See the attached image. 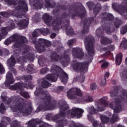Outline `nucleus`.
Segmentation results:
<instances>
[{"mask_svg": "<svg viewBox=\"0 0 127 127\" xmlns=\"http://www.w3.org/2000/svg\"><path fill=\"white\" fill-rule=\"evenodd\" d=\"M34 95L37 96L41 95V96L43 97L42 99L46 100V101L44 102L43 104L40 105L37 108L36 111V113L41 111L45 112V111L55 109V105L51 103V99H52V97H51V95L48 94V92L46 90H44L40 87H37L36 91L34 92Z\"/></svg>", "mask_w": 127, "mask_h": 127, "instance_id": "423d86ee", "label": "nucleus"}, {"mask_svg": "<svg viewBox=\"0 0 127 127\" xmlns=\"http://www.w3.org/2000/svg\"><path fill=\"white\" fill-rule=\"evenodd\" d=\"M72 54L74 58L80 59V48H73L72 49Z\"/></svg>", "mask_w": 127, "mask_h": 127, "instance_id": "b1692460", "label": "nucleus"}, {"mask_svg": "<svg viewBox=\"0 0 127 127\" xmlns=\"http://www.w3.org/2000/svg\"><path fill=\"white\" fill-rule=\"evenodd\" d=\"M6 110L5 109V106H4V104L3 103H1L0 104V112L1 114H2L3 113L4 111H5Z\"/></svg>", "mask_w": 127, "mask_h": 127, "instance_id": "37998d69", "label": "nucleus"}, {"mask_svg": "<svg viewBox=\"0 0 127 127\" xmlns=\"http://www.w3.org/2000/svg\"><path fill=\"white\" fill-rule=\"evenodd\" d=\"M119 120H120V118L118 117V115L116 114H114L110 120V123L111 124H114L115 122H118Z\"/></svg>", "mask_w": 127, "mask_h": 127, "instance_id": "c9c22d12", "label": "nucleus"}, {"mask_svg": "<svg viewBox=\"0 0 127 127\" xmlns=\"http://www.w3.org/2000/svg\"><path fill=\"white\" fill-rule=\"evenodd\" d=\"M49 71V69L48 67L43 68L40 70V72L41 74H46L47 72Z\"/></svg>", "mask_w": 127, "mask_h": 127, "instance_id": "c03bdc74", "label": "nucleus"}, {"mask_svg": "<svg viewBox=\"0 0 127 127\" xmlns=\"http://www.w3.org/2000/svg\"><path fill=\"white\" fill-rule=\"evenodd\" d=\"M24 80V87L26 89H33V85L32 84V79L33 77L31 75H23Z\"/></svg>", "mask_w": 127, "mask_h": 127, "instance_id": "4468645a", "label": "nucleus"}, {"mask_svg": "<svg viewBox=\"0 0 127 127\" xmlns=\"http://www.w3.org/2000/svg\"><path fill=\"white\" fill-rule=\"evenodd\" d=\"M34 65H33V64H28L26 68L27 72L29 74H32V73H33V71H34Z\"/></svg>", "mask_w": 127, "mask_h": 127, "instance_id": "7c9ffc66", "label": "nucleus"}, {"mask_svg": "<svg viewBox=\"0 0 127 127\" xmlns=\"http://www.w3.org/2000/svg\"><path fill=\"white\" fill-rule=\"evenodd\" d=\"M42 19L46 25H50V23H51V21L53 19V17L47 13H45L43 16Z\"/></svg>", "mask_w": 127, "mask_h": 127, "instance_id": "412c9836", "label": "nucleus"}, {"mask_svg": "<svg viewBox=\"0 0 127 127\" xmlns=\"http://www.w3.org/2000/svg\"><path fill=\"white\" fill-rule=\"evenodd\" d=\"M66 24L64 25L65 27V33L67 36H73L75 33L74 32V29L72 27L69 26L70 20L67 19L65 20Z\"/></svg>", "mask_w": 127, "mask_h": 127, "instance_id": "dca6fc26", "label": "nucleus"}, {"mask_svg": "<svg viewBox=\"0 0 127 127\" xmlns=\"http://www.w3.org/2000/svg\"><path fill=\"white\" fill-rule=\"evenodd\" d=\"M69 7L68 14L65 12L63 13L60 17H57L53 20L52 24L54 25L53 28L54 31H59L62 28L61 24L63 23V20H65V19L67 18L68 16L69 17L71 16L72 19H74L75 16H80V4L79 2H75L73 4L70 5Z\"/></svg>", "mask_w": 127, "mask_h": 127, "instance_id": "7ed1b4c3", "label": "nucleus"}, {"mask_svg": "<svg viewBox=\"0 0 127 127\" xmlns=\"http://www.w3.org/2000/svg\"><path fill=\"white\" fill-rule=\"evenodd\" d=\"M40 33H42L43 35H47L50 33L49 28H42L41 29H35L32 33V41L35 47L40 53L46 51V47H48L51 45V43L45 39H39L37 41V37L40 35Z\"/></svg>", "mask_w": 127, "mask_h": 127, "instance_id": "f03ea898", "label": "nucleus"}, {"mask_svg": "<svg viewBox=\"0 0 127 127\" xmlns=\"http://www.w3.org/2000/svg\"><path fill=\"white\" fill-rule=\"evenodd\" d=\"M26 61H29L30 62H33L34 59H35V55L34 53H30L25 56Z\"/></svg>", "mask_w": 127, "mask_h": 127, "instance_id": "cd10ccee", "label": "nucleus"}, {"mask_svg": "<svg viewBox=\"0 0 127 127\" xmlns=\"http://www.w3.org/2000/svg\"><path fill=\"white\" fill-rule=\"evenodd\" d=\"M16 63L15 58L13 56H11L7 61V64L10 68H12Z\"/></svg>", "mask_w": 127, "mask_h": 127, "instance_id": "a878e982", "label": "nucleus"}, {"mask_svg": "<svg viewBox=\"0 0 127 127\" xmlns=\"http://www.w3.org/2000/svg\"><path fill=\"white\" fill-rule=\"evenodd\" d=\"M6 80L5 81L4 84L5 86L8 87L10 84L14 83V78H13V75L10 72H8L6 74Z\"/></svg>", "mask_w": 127, "mask_h": 127, "instance_id": "f3484780", "label": "nucleus"}, {"mask_svg": "<svg viewBox=\"0 0 127 127\" xmlns=\"http://www.w3.org/2000/svg\"><path fill=\"white\" fill-rule=\"evenodd\" d=\"M101 42L102 44H110L112 43V40L105 37H102Z\"/></svg>", "mask_w": 127, "mask_h": 127, "instance_id": "473e14b6", "label": "nucleus"}, {"mask_svg": "<svg viewBox=\"0 0 127 127\" xmlns=\"http://www.w3.org/2000/svg\"><path fill=\"white\" fill-rule=\"evenodd\" d=\"M44 56L43 55L39 56L38 58L39 64L40 66H41V67H43L44 65Z\"/></svg>", "mask_w": 127, "mask_h": 127, "instance_id": "72a5a7b5", "label": "nucleus"}, {"mask_svg": "<svg viewBox=\"0 0 127 127\" xmlns=\"http://www.w3.org/2000/svg\"><path fill=\"white\" fill-rule=\"evenodd\" d=\"M41 85L42 88L46 89L50 87L51 85V84H50V83L48 82V81L45 80V78H43V81H42Z\"/></svg>", "mask_w": 127, "mask_h": 127, "instance_id": "2f4dec72", "label": "nucleus"}, {"mask_svg": "<svg viewBox=\"0 0 127 127\" xmlns=\"http://www.w3.org/2000/svg\"><path fill=\"white\" fill-rule=\"evenodd\" d=\"M66 96L70 100H74V99L77 100V97H80V89L71 88L67 91Z\"/></svg>", "mask_w": 127, "mask_h": 127, "instance_id": "ddd939ff", "label": "nucleus"}, {"mask_svg": "<svg viewBox=\"0 0 127 127\" xmlns=\"http://www.w3.org/2000/svg\"><path fill=\"white\" fill-rule=\"evenodd\" d=\"M100 119L103 124H107V123H108L110 120L107 117L103 115L100 116Z\"/></svg>", "mask_w": 127, "mask_h": 127, "instance_id": "58836bf2", "label": "nucleus"}, {"mask_svg": "<svg viewBox=\"0 0 127 127\" xmlns=\"http://www.w3.org/2000/svg\"><path fill=\"white\" fill-rule=\"evenodd\" d=\"M50 57L52 61H54L55 62L60 61L63 67H67L71 61V57L69 56V51L67 50L64 51L61 56L55 52H53Z\"/></svg>", "mask_w": 127, "mask_h": 127, "instance_id": "1a4fd4ad", "label": "nucleus"}, {"mask_svg": "<svg viewBox=\"0 0 127 127\" xmlns=\"http://www.w3.org/2000/svg\"><path fill=\"white\" fill-rule=\"evenodd\" d=\"M72 62V66L73 70L75 72H78V71L80 70V63L78 62L76 60H73Z\"/></svg>", "mask_w": 127, "mask_h": 127, "instance_id": "bb28decb", "label": "nucleus"}, {"mask_svg": "<svg viewBox=\"0 0 127 127\" xmlns=\"http://www.w3.org/2000/svg\"><path fill=\"white\" fill-rule=\"evenodd\" d=\"M108 65H109V64H108L107 62H104L102 64L101 68H102V69H106V68L108 67Z\"/></svg>", "mask_w": 127, "mask_h": 127, "instance_id": "603ef678", "label": "nucleus"}, {"mask_svg": "<svg viewBox=\"0 0 127 127\" xmlns=\"http://www.w3.org/2000/svg\"><path fill=\"white\" fill-rule=\"evenodd\" d=\"M11 127H20V123L17 120H14L10 124Z\"/></svg>", "mask_w": 127, "mask_h": 127, "instance_id": "4c0bfd02", "label": "nucleus"}, {"mask_svg": "<svg viewBox=\"0 0 127 127\" xmlns=\"http://www.w3.org/2000/svg\"><path fill=\"white\" fill-rule=\"evenodd\" d=\"M60 7H61V9H64V10L67 9V7L65 5H60Z\"/></svg>", "mask_w": 127, "mask_h": 127, "instance_id": "13d9d810", "label": "nucleus"}, {"mask_svg": "<svg viewBox=\"0 0 127 127\" xmlns=\"http://www.w3.org/2000/svg\"><path fill=\"white\" fill-rule=\"evenodd\" d=\"M106 80L105 78L102 79L101 85H102V86H103V85H105V84H106Z\"/></svg>", "mask_w": 127, "mask_h": 127, "instance_id": "69168bd1", "label": "nucleus"}, {"mask_svg": "<svg viewBox=\"0 0 127 127\" xmlns=\"http://www.w3.org/2000/svg\"><path fill=\"white\" fill-rule=\"evenodd\" d=\"M9 25L7 27H3L1 29V33L0 34V41H1L2 38H4L5 36L7 34V31H10L12 29H14L15 28V24L13 20H11L9 22Z\"/></svg>", "mask_w": 127, "mask_h": 127, "instance_id": "f8f14e48", "label": "nucleus"}, {"mask_svg": "<svg viewBox=\"0 0 127 127\" xmlns=\"http://www.w3.org/2000/svg\"><path fill=\"white\" fill-rule=\"evenodd\" d=\"M7 105H10L11 103H15V108L25 116H29L32 113V104L31 103H27L24 99L21 97L17 96H12L11 98H8L5 102Z\"/></svg>", "mask_w": 127, "mask_h": 127, "instance_id": "39448f33", "label": "nucleus"}, {"mask_svg": "<svg viewBox=\"0 0 127 127\" xmlns=\"http://www.w3.org/2000/svg\"><path fill=\"white\" fill-rule=\"evenodd\" d=\"M101 8H96L95 9H94L93 12L94 13H98L99 11H100V10Z\"/></svg>", "mask_w": 127, "mask_h": 127, "instance_id": "bf43d9fd", "label": "nucleus"}, {"mask_svg": "<svg viewBox=\"0 0 127 127\" xmlns=\"http://www.w3.org/2000/svg\"><path fill=\"white\" fill-rule=\"evenodd\" d=\"M10 122H11V120L9 117H3L1 119V123H0V127H6L7 125H9Z\"/></svg>", "mask_w": 127, "mask_h": 127, "instance_id": "5701e85b", "label": "nucleus"}, {"mask_svg": "<svg viewBox=\"0 0 127 127\" xmlns=\"http://www.w3.org/2000/svg\"><path fill=\"white\" fill-rule=\"evenodd\" d=\"M20 96H22L23 97V98H25V99H29L30 98V96H29V94H28V92L23 91H20Z\"/></svg>", "mask_w": 127, "mask_h": 127, "instance_id": "e433bc0d", "label": "nucleus"}, {"mask_svg": "<svg viewBox=\"0 0 127 127\" xmlns=\"http://www.w3.org/2000/svg\"><path fill=\"white\" fill-rule=\"evenodd\" d=\"M122 94V95L121 96H118V94L113 93L111 95V97L115 99V101L109 104L107 102V100H108V97H102L100 99V102L102 103L105 107L109 106L115 113H120L122 109V107L121 106V100L126 99V98H127V91L123 90Z\"/></svg>", "mask_w": 127, "mask_h": 127, "instance_id": "0eeeda50", "label": "nucleus"}, {"mask_svg": "<svg viewBox=\"0 0 127 127\" xmlns=\"http://www.w3.org/2000/svg\"><path fill=\"white\" fill-rule=\"evenodd\" d=\"M30 4L34 9H41L44 6L43 0H33Z\"/></svg>", "mask_w": 127, "mask_h": 127, "instance_id": "2eb2a0df", "label": "nucleus"}, {"mask_svg": "<svg viewBox=\"0 0 127 127\" xmlns=\"http://www.w3.org/2000/svg\"><path fill=\"white\" fill-rule=\"evenodd\" d=\"M109 76H110V72L107 71L104 75L105 79H107V78L109 77Z\"/></svg>", "mask_w": 127, "mask_h": 127, "instance_id": "052dcab7", "label": "nucleus"}, {"mask_svg": "<svg viewBox=\"0 0 127 127\" xmlns=\"http://www.w3.org/2000/svg\"><path fill=\"white\" fill-rule=\"evenodd\" d=\"M4 52L5 55H9V51H8V50H4Z\"/></svg>", "mask_w": 127, "mask_h": 127, "instance_id": "0e129e2a", "label": "nucleus"}, {"mask_svg": "<svg viewBox=\"0 0 127 127\" xmlns=\"http://www.w3.org/2000/svg\"><path fill=\"white\" fill-rule=\"evenodd\" d=\"M75 42H76V40L75 39H72L67 42V44L68 46H71V45H72L73 43H75Z\"/></svg>", "mask_w": 127, "mask_h": 127, "instance_id": "de8ad7c7", "label": "nucleus"}, {"mask_svg": "<svg viewBox=\"0 0 127 127\" xmlns=\"http://www.w3.org/2000/svg\"><path fill=\"white\" fill-rule=\"evenodd\" d=\"M17 62L19 64H23V63H26V59L25 56L20 57L17 58Z\"/></svg>", "mask_w": 127, "mask_h": 127, "instance_id": "f704fd0d", "label": "nucleus"}, {"mask_svg": "<svg viewBox=\"0 0 127 127\" xmlns=\"http://www.w3.org/2000/svg\"><path fill=\"white\" fill-rule=\"evenodd\" d=\"M60 12V8H57V9H54L53 10L52 12V14H54L55 15V14H57V13H59Z\"/></svg>", "mask_w": 127, "mask_h": 127, "instance_id": "09e8293b", "label": "nucleus"}, {"mask_svg": "<svg viewBox=\"0 0 127 127\" xmlns=\"http://www.w3.org/2000/svg\"><path fill=\"white\" fill-rule=\"evenodd\" d=\"M51 72H52L53 74H49L46 76V78L48 81L56 82L58 77H61L62 83H63L64 85L67 84V82H68V79H69L68 74L66 72H64V74L62 75L63 69L60 66L53 64L51 68Z\"/></svg>", "mask_w": 127, "mask_h": 127, "instance_id": "6e6552de", "label": "nucleus"}, {"mask_svg": "<svg viewBox=\"0 0 127 127\" xmlns=\"http://www.w3.org/2000/svg\"><path fill=\"white\" fill-rule=\"evenodd\" d=\"M50 37L52 38V39H54V38L56 37V34L55 33H52L50 35Z\"/></svg>", "mask_w": 127, "mask_h": 127, "instance_id": "680f3d73", "label": "nucleus"}, {"mask_svg": "<svg viewBox=\"0 0 127 127\" xmlns=\"http://www.w3.org/2000/svg\"><path fill=\"white\" fill-rule=\"evenodd\" d=\"M12 42H15L14 44V48H20L24 45L25 43H27V39L24 36H18L17 35H13L9 37Z\"/></svg>", "mask_w": 127, "mask_h": 127, "instance_id": "9b49d317", "label": "nucleus"}, {"mask_svg": "<svg viewBox=\"0 0 127 127\" xmlns=\"http://www.w3.org/2000/svg\"><path fill=\"white\" fill-rule=\"evenodd\" d=\"M71 126L72 127H80V126L77 125L76 123H72Z\"/></svg>", "mask_w": 127, "mask_h": 127, "instance_id": "774afa93", "label": "nucleus"}, {"mask_svg": "<svg viewBox=\"0 0 127 127\" xmlns=\"http://www.w3.org/2000/svg\"><path fill=\"white\" fill-rule=\"evenodd\" d=\"M97 89V85L95 83H92L90 85V91H95Z\"/></svg>", "mask_w": 127, "mask_h": 127, "instance_id": "a18cd8bd", "label": "nucleus"}, {"mask_svg": "<svg viewBox=\"0 0 127 127\" xmlns=\"http://www.w3.org/2000/svg\"><path fill=\"white\" fill-rule=\"evenodd\" d=\"M7 4L9 5H16V1L15 0H4Z\"/></svg>", "mask_w": 127, "mask_h": 127, "instance_id": "ea45409f", "label": "nucleus"}, {"mask_svg": "<svg viewBox=\"0 0 127 127\" xmlns=\"http://www.w3.org/2000/svg\"><path fill=\"white\" fill-rule=\"evenodd\" d=\"M84 57V52L82 50H80V59H82Z\"/></svg>", "mask_w": 127, "mask_h": 127, "instance_id": "6e6d98bb", "label": "nucleus"}, {"mask_svg": "<svg viewBox=\"0 0 127 127\" xmlns=\"http://www.w3.org/2000/svg\"><path fill=\"white\" fill-rule=\"evenodd\" d=\"M42 123V121L36 119L30 120L26 125H28V127H36L37 125H40Z\"/></svg>", "mask_w": 127, "mask_h": 127, "instance_id": "6ab92c4d", "label": "nucleus"}, {"mask_svg": "<svg viewBox=\"0 0 127 127\" xmlns=\"http://www.w3.org/2000/svg\"><path fill=\"white\" fill-rule=\"evenodd\" d=\"M45 2V7L46 8H54L55 6H56V2H53L52 4L51 3V0H44Z\"/></svg>", "mask_w": 127, "mask_h": 127, "instance_id": "393cba45", "label": "nucleus"}, {"mask_svg": "<svg viewBox=\"0 0 127 127\" xmlns=\"http://www.w3.org/2000/svg\"><path fill=\"white\" fill-rule=\"evenodd\" d=\"M18 1V5L15 7L17 11L14 10L11 12L12 15L15 16L17 18H22V16L25 14L26 11H28V6L25 0H16Z\"/></svg>", "mask_w": 127, "mask_h": 127, "instance_id": "9d476101", "label": "nucleus"}, {"mask_svg": "<svg viewBox=\"0 0 127 127\" xmlns=\"http://www.w3.org/2000/svg\"><path fill=\"white\" fill-rule=\"evenodd\" d=\"M23 87H24V83L19 82L15 83L14 85L10 86L9 89L12 91H16V90H22Z\"/></svg>", "mask_w": 127, "mask_h": 127, "instance_id": "a211bd4d", "label": "nucleus"}, {"mask_svg": "<svg viewBox=\"0 0 127 127\" xmlns=\"http://www.w3.org/2000/svg\"><path fill=\"white\" fill-rule=\"evenodd\" d=\"M60 112L59 114L54 116L52 117L51 115L48 114L46 116V119L49 121L50 120H53V121H57L59 120L61 118H64V117H67V118H76V117L80 119V108H73L70 110H68L69 109V105L64 102L63 104L59 106Z\"/></svg>", "mask_w": 127, "mask_h": 127, "instance_id": "20e7f679", "label": "nucleus"}, {"mask_svg": "<svg viewBox=\"0 0 127 127\" xmlns=\"http://www.w3.org/2000/svg\"><path fill=\"white\" fill-rule=\"evenodd\" d=\"M95 40L94 38L91 37L87 39L85 42V48L87 51L89 56L86 55L84 57L85 61L80 63V83H84L85 81V73L88 71V67L91 62H92V56L95 54V49L94 48V44Z\"/></svg>", "mask_w": 127, "mask_h": 127, "instance_id": "f257e3e1", "label": "nucleus"}, {"mask_svg": "<svg viewBox=\"0 0 127 127\" xmlns=\"http://www.w3.org/2000/svg\"><path fill=\"white\" fill-rule=\"evenodd\" d=\"M96 113H98V110H95V108H94L93 107L90 108V114L94 115V114H96Z\"/></svg>", "mask_w": 127, "mask_h": 127, "instance_id": "49530a36", "label": "nucleus"}, {"mask_svg": "<svg viewBox=\"0 0 127 127\" xmlns=\"http://www.w3.org/2000/svg\"><path fill=\"white\" fill-rule=\"evenodd\" d=\"M93 127H98V121H95L93 122Z\"/></svg>", "mask_w": 127, "mask_h": 127, "instance_id": "4d7b16f0", "label": "nucleus"}, {"mask_svg": "<svg viewBox=\"0 0 127 127\" xmlns=\"http://www.w3.org/2000/svg\"><path fill=\"white\" fill-rule=\"evenodd\" d=\"M80 102L81 103H90L93 102V98L91 96H84L83 93L80 92Z\"/></svg>", "mask_w": 127, "mask_h": 127, "instance_id": "4be33fe9", "label": "nucleus"}, {"mask_svg": "<svg viewBox=\"0 0 127 127\" xmlns=\"http://www.w3.org/2000/svg\"><path fill=\"white\" fill-rule=\"evenodd\" d=\"M82 10H81V11H83L82 14H81V16H85V14L86 13V11L85 10V8H84L83 6H82Z\"/></svg>", "mask_w": 127, "mask_h": 127, "instance_id": "5fc2aeb1", "label": "nucleus"}, {"mask_svg": "<svg viewBox=\"0 0 127 127\" xmlns=\"http://www.w3.org/2000/svg\"><path fill=\"white\" fill-rule=\"evenodd\" d=\"M68 125V121L67 120H60L57 122V127H64L65 126Z\"/></svg>", "mask_w": 127, "mask_h": 127, "instance_id": "c85d7f7f", "label": "nucleus"}, {"mask_svg": "<svg viewBox=\"0 0 127 127\" xmlns=\"http://www.w3.org/2000/svg\"><path fill=\"white\" fill-rule=\"evenodd\" d=\"M123 58V55L122 53L118 54L116 57V65H121V63H122V60Z\"/></svg>", "mask_w": 127, "mask_h": 127, "instance_id": "c756f323", "label": "nucleus"}, {"mask_svg": "<svg viewBox=\"0 0 127 127\" xmlns=\"http://www.w3.org/2000/svg\"><path fill=\"white\" fill-rule=\"evenodd\" d=\"M3 72H4V67H3L2 64L0 63V74H2Z\"/></svg>", "mask_w": 127, "mask_h": 127, "instance_id": "3c124183", "label": "nucleus"}, {"mask_svg": "<svg viewBox=\"0 0 127 127\" xmlns=\"http://www.w3.org/2000/svg\"><path fill=\"white\" fill-rule=\"evenodd\" d=\"M11 42H12L11 40H10V38H9L4 41V43L5 45H9Z\"/></svg>", "mask_w": 127, "mask_h": 127, "instance_id": "8fccbe9b", "label": "nucleus"}, {"mask_svg": "<svg viewBox=\"0 0 127 127\" xmlns=\"http://www.w3.org/2000/svg\"><path fill=\"white\" fill-rule=\"evenodd\" d=\"M16 79L18 80V81H21V80H24V78L23 77V76H18L16 77Z\"/></svg>", "mask_w": 127, "mask_h": 127, "instance_id": "e2e57ef3", "label": "nucleus"}, {"mask_svg": "<svg viewBox=\"0 0 127 127\" xmlns=\"http://www.w3.org/2000/svg\"><path fill=\"white\" fill-rule=\"evenodd\" d=\"M123 78H127V73L126 71H123Z\"/></svg>", "mask_w": 127, "mask_h": 127, "instance_id": "338daca9", "label": "nucleus"}, {"mask_svg": "<svg viewBox=\"0 0 127 127\" xmlns=\"http://www.w3.org/2000/svg\"><path fill=\"white\" fill-rule=\"evenodd\" d=\"M20 52H21V50L20 49H16L14 50V53L15 54H20Z\"/></svg>", "mask_w": 127, "mask_h": 127, "instance_id": "864d4df0", "label": "nucleus"}, {"mask_svg": "<svg viewBox=\"0 0 127 127\" xmlns=\"http://www.w3.org/2000/svg\"><path fill=\"white\" fill-rule=\"evenodd\" d=\"M0 15L3 16V17H8L9 14L6 11L0 12Z\"/></svg>", "mask_w": 127, "mask_h": 127, "instance_id": "79ce46f5", "label": "nucleus"}, {"mask_svg": "<svg viewBox=\"0 0 127 127\" xmlns=\"http://www.w3.org/2000/svg\"><path fill=\"white\" fill-rule=\"evenodd\" d=\"M29 23V21L26 19L20 20L17 24L19 27H20L21 29H25L27 26H28V24Z\"/></svg>", "mask_w": 127, "mask_h": 127, "instance_id": "aec40b11", "label": "nucleus"}, {"mask_svg": "<svg viewBox=\"0 0 127 127\" xmlns=\"http://www.w3.org/2000/svg\"><path fill=\"white\" fill-rule=\"evenodd\" d=\"M121 46L124 47L125 49H127V40L126 39H123L121 43Z\"/></svg>", "mask_w": 127, "mask_h": 127, "instance_id": "a19ab883", "label": "nucleus"}]
</instances>
